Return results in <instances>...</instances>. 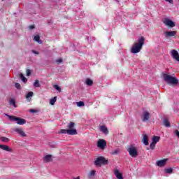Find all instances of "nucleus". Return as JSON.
<instances>
[{
    "label": "nucleus",
    "instance_id": "nucleus-8",
    "mask_svg": "<svg viewBox=\"0 0 179 179\" xmlns=\"http://www.w3.org/2000/svg\"><path fill=\"white\" fill-rule=\"evenodd\" d=\"M97 146L99 149H104L107 146V142L106 140L100 139L97 143Z\"/></svg>",
    "mask_w": 179,
    "mask_h": 179
},
{
    "label": "nucleus",
    "instance_id": "nucleus-18",
    "mask_svg": "<svg viewBox=\"0 0 179 179\" xmlns=\"http://www.w3.org/2000/svg\"><path fill=\"white\" fill-rule=\"evenodd\" d=\"M52 156L51 155H46L43 157V162L45 163H49V162H52Z\"/></svg>",
    "mask_w": 179,
    "mask_h": 179
},
{
    "label": "nucleus",
    "instance_id": "nucleus-15",
    "mask_svg": "<svg viewBox=\"0 0 179 179\" xmlns=\"http://www.w3.org/2000/svg\"><path fill=\"white\" fill-rule=\"evenodd\" d=\"M142 142L145 146H148L149 145V139L148 138V135L143 134Z\"/></svg>",
    "mask_w": 179,
    "mask_h": 179
},
{
    "label": "nucleus",
    "instance_id": "nucleus-41",
    "mask_svg": "<svg viewBox=\"0 0 179 179\" xmlns=\"http://www.w3.org/2000/svg\"><path fill=\"white\" fill-rule=\"evenodd\" d=\"M29 29L30 30H33V29H34V25H31V26H29Z\"/></svg>",
    "mask_w": 179,
    "mask_h": 179
},
{
    "label": "nucleus",
    "instance_id": "nucleus-42",
    "mask_svg": "<svg viewBox=\"0 0 179 179\" xmlns=\"http://www.w3.org/2000/svg\"><path fill=\"white\" fill-rule=\"evenodd\" d=\"M30 111H31V113H36V110H34L33 109H31Z\"/></svg>",
    "mask_w": 179,
    "mask_h": 179
},
{
    "label": "nucleus",
    "instance_id": "nucleus-6",
    "mask_svg": "<svg viewBox=\"0 0 179 179\" xmlns=\"http://www.w3.org/2000/svg\"><path fill=\"white\" fill-rule=\"evenodd\" d=\"M127 152H129V155H130L131 157H136L138 156V150L136 147L134 145H130L127 149Z\"/></svg>",
    "mask_w": 179,
    "mask_h": 179
},
{
    "label": "nucleus",
    "instance_id": "nucleus-32",
    "mask_svg": "<svg viewBox=\"0 0 179 179\" xmlns=\"http://www.w3.org/2000/svg\"><path fill=\"white\" fill-rule=\"evenodd\" d=\"M150 148L152 150H154L155 148H156V143L152 142L150 145Z\"/></svg>",
    "mask_w": 179,
    "mask_h": 179
},
{
    "label": "nucleus",
    "instance_id": "nucleus-24",
    "mask_svg": "<svg viewBox=\"0 0 179 179\" xmlns=\"http://www.w3.org/2000/svg\"><path fill=\"white\" fill-rule=\"evenodd\" d=\"M34 87H41V85H40V81L38 80H36L35 82L34 83Z\"/></svg>",
    "mask_w": 179,
    "mask_h": 179
},
{
    "label": "nucleus",
    "instance_id": "nucleus-14",
    "mask_svg": "<svg viewBox=\"0 0 179 179\" xmlns=\"http://www.w3.org/2000/svg\"><path fill=\"white\" fill-rule=\"evenodd\" d=\"M177 34V31H166L165 33V37L169 38V37H174Z\"/></svg>",
    "mask_w": 179,
    "mask_h": 179
},
{
    "label": "nucleus",
    "instance_id": "nucleus-12",
    "mask_svg": "<svg viewBox=\"0 0 179 179\" xmlns=\"http://www.w3.org/2000/svg\"><path fill=\"white\" fill-rule=\"evenodd\" d=\"M167 159H162L159 161H157L156 162L157 166H158V167H164V166H166V163H167Z\"/></svg>",
    "mask_w": 179,
    "mask_h": 179
},
{
    "label": "nucleus",
    "instance_id": "nucleus-26",
    "mask_svg": "<svg viewBox=\"0 0 179 179\" xmlns=\"http://www.w3.org/2000/svg\"><path fill=\"white\" fill-rule=\"evenodd\" d=\"M164 171L166 174H171L173 173V168L165 169Z\"/></svg>",
    "mask_w": 179,
    "mask_h": 179
},
{
    "label": "nucleus",
    "instance_id": "nucleus-31",
    "mask_svg": "<svg viewBox=\"0 0 179 179\" xmlns=\"http://www.w3.org/2000/svg\"><path fill=\"white\" fill-rule=\"evenodd\" d=\"M1 142H9V138L6 137H1Z\"/></svg>",
    "mask_w": 179,
    "mask_h": 179
},
{
    "label": "nucleus",
    "instance_id": "nucleus-9",
    "mask_svg": "<svg viewBox=\"0 0 179 179\" xmlns=\"http://www.w3.org/2000/svg\"><path fill=\"white\" fill-rule=\"evenodd\" d=\"M164 23L166 26H169V27H174L176 26V23L169 18H165L164 20Z\"/></svg>",
    "mask_w": 179,
    "mask_h": 179
},
{
    "label": "nucleus",
    "instance_id": "nucleus-30",
    "mask_svg": "<svg viewBox=\"0 0 179 179\" xmlns=\"http://www.w3.org/2000/svg\"><path fill=\"white\" fill-rule=\"evenodd\" d=\"M78 107H84L85 106V103L83 101H79L77 103Z\"/></svg>",
    "mask_w": 179,
    "mask_h": 179
},
{
    "label": "nucleus",
    "instance_id": "nucleus-2",
    "mask_svg": "<svg viewBox=\"0 0 179 179\" xmlns=\"http://www.w3.org/2000/svg\"><path fill=\"white\" fill-rule=\"evenodd\" d=\"M163 78L164 82L168 85H171L172 86H176L178 85V79L174 75L171 76L169 73H164Z\"/></svg>",
    "mask_w": 179,
    "mask_h": 179
},
{
    "label": "nucleus",
    "instance_id": "nucleus-43",
    "mask_svg": "<svg viewBox=\"0 0 179 179\" xmlns=\"http://www.w3.org/2000/svg\"><path fill=\"white\" fill-rule=\"evenodd\" d=\"M73 179H79V177H77V178H74Z\"/></svg>",
    "mask_w": 179,
    "mask_h": 179
},
{
    "label": "nucleus",
    "instance_id": "nucleus-27",
    "mask_svg": "<svg viewBox=\"0 0 179 179\" xmlns=\"http://www.w3.org/2000/svg\"><path fill=\"white\" fill-rule=\"evenodd\" d=\"M56 101H57V96H55L53 99H50V104H51V106H54Z\"/></svg>",
    "mask_w": 179,
    "mask_h": 179
},
{
    "label": "nucleus",
    "instance_id": "nucleus-3",
    "mask_svg": "<svg viewBox=\"0 0 179 179\" xmlns=\"http://www.w3.org/2000/svg\"><path fill=\"white\" fill-rule=\"evenodd\" d=\"M75 122H71L68 125L69 129H61L59 134H67V135H78V131L74 129Z\"/></svg>",
    "mask_w": 179,
    "mask_h": 179
},
{
    "label": "nucleus",
    "instance_id": "nucleus-37",
    "mask_svg": "<svg viewBox=\"0 0 179 179\" xmlns=\"http://www.w3.org/2000/svg\"><path fill=\"white\" fill-rule=\"evenodd\" d=\"M166 2H169V3H171V5H173V3H174V0H165Z\"/></svg>",
    "mask_w": 179,
    "mask_h": 179
},
{
    "label": "nucleus",
    "instance_id": "nucleus-29",
    "mask_svg": "<svg viewBox=\"0 0 179 179\" xmlns=\"http://www.w3.org/2000/svg\"><path fill=\"white\" fill-rule=\"evenodd\" d=\"M33 92H29L27 93V94L26 95V99H29V97H33Z\"/></svg>",
    "mask_w": 179,
    "mask_h": 179
},
{
    "label": "nucleus",
    "instance_id": "nucleus-23",
    "mask_svg": "<svg viewBox=\"0 0 179 179\" xmlns=\"http://www.w3.org/2000/svg\"><path fill=\"white\" fill-rule=\"evenodd\" d=\"M163 124L167 128L170 127V122L167 119H164Z\"/></svg>",
    "mask_w": 179,
    "mask_h": 179
},
{
    "label": "nucleus",
    "instance_id": "nucleus-7",
    "mask_svg": "<svg viewBox=\"0 0 179 179\" xmlns=\"http://www.w3.org/2000/svg\"><path fill=\"white\" fill-rule=\"evenodd\" d=\"M14 132H16L17 134H18V135L21 136L22 138H25L26 136H27V135L26 134V133H24V131H23V129L22 128H15Z\"/></svg>",
    "mask_w": 179,
    "mask_h": 179
},
{
    "label": "nucleus",
    "instance_id": "nucleus-16",
    "mask_svg": "<svg viewBox=\"0 0 179 179\" xmlns=\"http://www.w3.org/2000/svg\"><path fill=\"white\" fill-rule=\"evenodd\" d=\"M100 131L105 134V135H108V129L104 125L100 127Z\"/></svg>",
    "mask_w": 179,
    "mask_h": 179
},
{
    "label": "nucleus",
    "instance_id": "nucleus-1",
    "mask_svg": "<svg viewBox=\"0 0 179 179\" xmlns=\"http://www.w3.org/2000/svg\"><path fill=\"white\" fill-rule=\"evenodd\" d=\"M145 45V38L143 36L140 37L137 42H135L131 48V54H138V52H141L143 45Z\"/></svg>",
    "mask_w": 179,
    "mask_h": 179
},
{
    "label": "nucleus",
    "instance_id": "nucleus-44",
    "mask_svg": "<svg viewBox=\"0 0 179 179\" xmlns=\"http://www.w3.org/2000/svg\"><path fill=\"white\" fill-rule=\"evenodd\" d=\"M115 1H118V0H115Z\"/></svg>",
    "mask_w": 179,
    "mask_h": 179
},
{
    "label": "nucleus",
    "instance_id": "nucleus-28",
    "mask_svg": "<svg viewBox=\"0 0 179 179\" xmlns=\"http://www.w3.org/2000/svg\"><path fill=\"white\" fill-rule=\"evenodd\" d=\"M118 153H120V149L117 148L116 150H114L111 152V155H118Z\"/></svg>",
    "mask_w": 179,
    "mask_h": 179
},
{
    "label": "nucleus",
    "instance_id": "nucleus-20",
    "mask_svg": "<svg viewBox=\"0 0 179 179\" xmlns=\"http://www.w3.org/2000/svg\"><path fill=\"white\" fill-rule=\"evenodd\" d=\"M34 41L38 43V44H43V41L40 40V36L38 35L34 36Z\"/></svg>",
    "mask_w": 179,
    "mask_h": 179
},
{
    "label": "nucleus",
    "instance_id": "nucleus-36",
    "mask_svg": "<svg viewBox=\"0 0 179 179\" xmlns=\"http://www.w3.org/2000/svg\"><path fill=\"white\" fill-rule=\"evenodd\" d=\"M27 76H30L31 75V71L30 69L27 70Z\"/></svg>",
    "mask_w": 179,
    "mask_h": 179
},
{
    "label": "nucleus",
    "instance_id": "nucleus-10",
    "mask_svg": "<svg viewBox=\"0 0 179 179\" xmlns=\"http://www.w3.org/2000/svg\"><path fill=\"white\" fill-rule=\"evenodd\" d=\"M142 121L146 122L150 118V113L148 111H144L142 115Z\"/></svg>",
    "mask_w": 179,
    "mask_h": 179
},
{
    "label": "nucleus",
    "instance_id": "nucleus-17",
    "mask_svg": "<svg viewBox=\"0 0 179 179\" xmlns=\"http://www.w3.org/2000/svg\"><path fill=\"white\" fill-rule=\"evenodd\" d=\"M114 174H115L116 178L124 179V178L122 177V173H120V171H118L117 169H116L115 171Z\"/></svg>",
    "mask_w": 179,
    "mask_h": 179
},
{
    "label": "nucleus",
    "instance_id": "nucleus-5",
    "mask_svg": "<svg viewBox=\"0 0 179 179\" xmlns=\"http://www.w3.org/2000/svg\"><path fill=\"white\" fill-rule=\"evenodd\" d=\"M6 117H8L9 118V120H10V121H15L17 122V124L18 125H24V124H26V120L24 119H22L20 117H17L16 116H10L8 114H6Z\"/></svg>",
    "mask_w": 179,
    "mask_h": 179
},
{
    "label": "nucleus",
    "instance_id": "nucleus-4",
    "mask_svg": "<svg viewBox=\"0 0 179 179\" xmlns=\"http://www.w3.org/2000/svg\"><path fill=\"white\" fill-rule=\"evenodd\" d=\"M94 164L96 167H101V165L106 166V164H108V160L106 159L104 157H99L95 159Z\"/></svg>",
    "mask_w": 179,
    "mask_h": 179
},
{
    "label": "nucleus",
    "instance_id": "nucleus-35",
    "mask_svg": "<svg viewBox=\"0 0 179 179\" xmlns=\"http://www.w3.org/2000/svg\"><path fill=\"white\" fill-rule=\"evenodd\" d=\"M15 87L18 90H20V89H22V86L20 85V84L19 83H15Z\"/></svg>",
    "mask_w": 179,
    "mask_h": 179
},
{
    "label": "nucleus",
    "instance_id": "nucleus-11",
    "mask_svg": "<svg viewBox=\"0 0 179 179\" xmlns=\"http://www.w3.org/2000/svg\"><path fill=\"white\" fill-rule=\"evenodd\" d=\"M171 55L173 58V59H176V61H178V62H179V54L177 50H176L174 49L172 50L171 51Z\"/></svg>",
    "mask_w": 179,
    "mask_h": 179
},
{
    "label": "nucleus",
    "instance_id": "nucleus-34",
    "mask_svg": "<svg viewBox=\"0 0 179 179\" xmlns=\"http://www.w3.org/2000/svg\"><path fill=\"white\" fill-rule=\"evenodd\" d=\"M10 104L11 106H13L14 107H16V103H15V99H10Z\"/></svg>",
    "mask_w": 179,
    "mask_h": 179
},
{
    "label": "nucleus",
    "instance_id": "nucleus-39",
    "mask_svg": "<svg viewBox=\"0 0 179 179\" xmlns=\"http://www.w3.org/2000/svg\"><path fill=\"white\" fill-rule=\"evenodd\" d=\"M56 62L57 64H61V62H62V59H59L56 60Z\"/></svg>",
    "mask_w": 179,
    "mask_h": 179
},
{
    "label": "nucleus",
    "instance_id": "nucleus-33",
    "mask_svg": "<svg viewBox=\"0 0 179 179\" xmlns=\"http://www.w3.org/2000/svg\"><path fill=\"white\" fill-rule=\"evenodd\" d=\"M54 89H55L56 90H58V92H61V87L59 86H58L57 85H55L53 86Z\"/></svg>",
    "mask_w": 179,
    "mask_h": 179
},
{
    "label": "nucleus",
    "instance_id": "nucleus-19",
    "mask_svg": "<svg viewBox=\"0 0 179 179\" xmlns=\"http://www.w3.org/2000/svg\"><path fill=\"white\" fill-rule=\"evenodd\" d=\"M152 143H157V142H159V141H160V136H154L152 137Z\"/></svg>",
    "mask_w": 179,
    "mask_h": 179
},
{
    "label": "nucleus",
    "instance_id": "nucleus-22",
    "mask_svg": "<svg viewBox=\"0 0 179 179\" xmlns=\"http://www.w3.org/2000/svg\"><path fill=\"white\" fill-rule=\"evenodd\" d=\"M94 176H96V171L92 170L88 174V178H93V177H94Z\"/></svg>",
    "mask_w": 179,
    "mask_h": 179
},
{
    "label": "nucleus",
    "instance_id": "nucleus-40",
    "mask_svg": "<svg viewBox=\"0 0 179 179\" xmlns=\"http://www.w3.org/2000/svg\"><path fill=\"white\" fill-rule=\"evenodd\" d=\"M175 134H176V136H178V138H179V131L178 130H176L175 131Z\"/></svg>",
    "mask_w": 179,
    "mask_h": 179
},
{
    "label": "nucleus",
    "instance_id": "nucleus-38",
    "mask_svg": "<svg viewBox=\"0 0 179 179\" xmlns=\"http://www.w3.org/2000/svg\"><path fill=\"white\" fill-rule=\"evenodd\" d=\"M31 52H33V54H36V55H38V54H40V52H38V51H36L34 50H32Z\"/></svg>",
    "mask_w": 179,
    "mask_h": 179
},
{
    "label": "nucleus",
    "instance_id": "nucleus-25",
    "mask_svg": "<svg viewBox=\"0 0 179 179\" xmlns=\"http://www.w3.org/2000/svg\"><path fill=\"white\" fill-rule=\"evenodd\" d=\"M20 78L24 82V83H26V82H27V78H26V77L23 76V73L20 74Z\"/></svg>",
    "mask_w": 179,
    "mask_h": 179
},
{
    "label": "nucleus",
    "instance_id": "nucleus-21",
    "mask_svg": "<svg viewBox=\"0 0 179 179\" xmlns=\"http://www.w3.org/2000/svg\"><path fill=\"white\" fill-rule=\"evenodd\" d=\"M85 85L87 86H92L93 85V80H92L90 78H87L85 80Z\"/></svg>",
    "mask_w": 179,
    "mask_h": 179
},
{
    "label": "nucleus",
    "instance_id": "nucleus-13",
    "mask_svg": "<svg viewBox=\"0 0 179 179\" xmlns=\"http://www.w3.org/2000/svg\"><path fill=\"white\" fill-rule=\"evenodd\" d=\"M0 149L4 150L5 152H8L9 153L12 152V148L6 145H0Z\"/></svg>",
    "mask_w": 179,
    "mask_h": 179
}]
</instances>
